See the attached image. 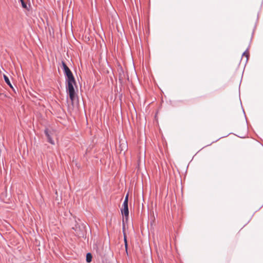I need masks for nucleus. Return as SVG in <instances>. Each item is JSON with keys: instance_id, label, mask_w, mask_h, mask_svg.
I'll use <instances>...</instances> for the list:
<instances>
[{"instance_id": "5", "label": "nucleus", "mask_w": 263, "mask_h": 263, "mask_svg": "<svg viewBox=\"0 0 263 263\" xmlns=\"http://www.w3.org/2000/svg\"><path fill=\"white\" fill-rule=\"evenodd\" d=\"M121 212L123 217V223L124 224L125 221L127 222L129 218L128 206H122Z\"/></svg>"}, {"instance_id": "16", "label": "nucleus", "mask_w": 263, "mask_h": 263, "mask_svg": "<svg viewBox=\"0 0 263 263\" xmlns=\"http://www.w3.org/2000/svg\"><path fill=\"white\" fill-rule=\"evenodd\" d=\"M256 27V23L255 24V26H254V29H253V31L252 33V37H251V38H252V36H253V34H254V30H255V29ZM251 40H252V39H251Z\"/></svg>"}, {"instance_id": "13", "label": "nucleus", "mask_w": 263, "mask_h": 263, "mask_svg": "<svg viewBox=\"0 0 263 263\" xmlns=\"http://www.w3.org/2000/svg\"><path fill=\"white\" fill-rule=\"evenodd\" d=\"M128 195L127 194L125 196L123 203L122 204V206H128Z\"/></svg>"}, {"instance_id": "25", "label": "nucleus", "mask_w": 263, "mask_h": 263, "mask_svg": "<svg viewBox=\"0 0 263 263\" xmlns=\"http://www.w3.org/2000/svg\"><path fill=\"white\" fill-rule=\"evenodd\" d=\"M116 263H119L117 261H116Z\"/></svg>"}, {"instance_id": "23", "label": "nucleus", "mask_w": 263, "mask_h": 263, "mask_svg": "<svg viewBox=\"0 0 263 263\" xmlns=\"http://www.w3.org/2000/svg\"><path fill=\"white\" fill-rule=\"evenodd\" d=\"M259 16V15H257V17ZM258 20V18H257V21Z\"/></svg>"}, {"instance_id": "8", "label": "nucleus", "mask_w": 263, "mask_h": 263, "mask_svg": "<svg viewBox=\"0 0 263 263\" xmlns=\"http://www.w3.org/2000/svg\"><path fill=\"white\" fill-rule=\"evenodd\" d=\"M181 167H178L177 165H175V168L179 174L183 173L184 171L186 173L189 165H180Z\"/></svg>"}, {"instance_id": "9", "label": "nucleus", "mask_w": 263, "mask_h": 263, "mask_svg": "<svg viewBox=\"0 0 263 263\" xmlns=\"http://www.w3.org/2000/svg\"><path fill=\"white\" fill-rule=\"evenodd\" d=\"M183 102V101L182 100H175V101H172V100H170V104L173 106V107H177V106H178V103H182Z\"/></svg>"}, {"instance_id": "14", "label": "nucleus", "mask_w": 263, "mask_h": 263, "mask_svg": "<svg viewBox=\"0 0 263 263\" xmlns=\"http://www.w3.org/2000/svg\"><path fill=\"white\" fill-rule=\"evenodd\" d=\"M230 134H233V133H230L229 134H228V135H226V136H222V137H221L219 138L218 139H217V140H215V141H213V142H212L211 143H210V144L207 145V146L211 145L212 143H214V142H217V141H218L219 139H221V138H224V137H227V136H229V135H230Z\"/></svg>"}, {"instance_id": "17", "label": "nucleus", "mask_w": 263, "mask_h": 263, "mask_svg": "<svg viewBox=\"0 0 263 263\" xmlns=\"http://www.w3.org/2000/svg\"><path fill=\"white\" fill-rule=\"evenodd\" d=\"M242 111H243L245 117V119L246 120V122L247 123V117H246V114H245V110H244V109L243 108H242Z\"/></svg>"}, {"instance_id": "12", "label": "nucleus", "mask_w": 263, "mask_h": 263, "mask_svg": "<svg viewBox=\"0 0 263 263\" xmlns=\"http://www.w3.org/2000/svg\"><path fill=\"white\" fill-rule=\"evenodd\" d=\"M248 50H249V48H247V49L243 52V53L242 54V57L245 56L246 58L245 64H246V63L248 62V59L249 58V54L247 53V52L248 51Z\"/></svg>"}, {"instance_id": "7", "label": "nucleus", "mask_w": 263, "mask_h": 263, "mask_svg": "<svg viewBox=\"0 0 263 263\" xmlns=\"http://www.w3.org/2000/svg\"><path fill=\"white\" fill-rule=\"evenodd\" d=\"M44 133L47 137V141L48 142H49L50 144L54 145V140L52 139L51 136V132H50L48 128H46L44 130Z\"/></svg>"}, {"instance_id": "1", "label": "nucleus", "mask_w": 263, "mask_h": 263, "mask_svg": "<svg viewBox=\"0 0 263 263\" xmlns=\"http://www.w3.org/2000/svg\"><path fill=\"white\" fill-rule=\"evenodd\" d=\"M72 229L76 232V236L79 237L84 238H87V226L83 223L80 219L78 220L74 219V224L72 226Z\"/></svg>"}, {"instance_id": "18", "label": "nucleus", "mask_w": 263, "mask_h": 263, "mask_svg": "<svg viewBox=\"0 0 263 263\" xmlns=\"http://www.w3.org/2000/svg\"><path fill=\"white\" fill-rule=\"evenodd\" d=\"M236 136V135H235ZM237 137L240 138H244L245 137V136H238L237 135Z\"/></svg>"}, {"instance_id": "20", "label": "nucleus", "mask_w": 263, "mask_h": 263, "mask_svg": "<svg viewBox=\"0 0 263 263\" xmlns=\"http://www.w3.org/2000/svg\"><path fill=\"white\" fill-rule=\"evenodd\" d=\"M138 169H140V165H138Z\"/></svg>"}, {"instance_id": "2", "label": "nucleus", "mask_w": 263, "mask_h": 263, "mask_svg": "<svg viewBox=\"0 0 263 263\" xmlns=\"http://www.w3.org/2000/svg\"><path fill=\"white\" fill-rule=\"evenodd\" d=\"M76 85V80L69 81L66 82V89L67 94L69 96L71 104H73L76 98V92L74 88V85Z\"/></svg>"}, {"instance_id": "10", "label": "nucleus", "mask_w": 263, "mask_h": 263, "mask_svg": "<svg viewBox=\"0 0 263 263\" xmlns=\"http://www.w3.org/2000/svg\"><path fill=\"white\" fill-rule=\"evenodd\" d=\"M4 79L5 82L10 86V87H11L14 91H15L11 83H10L9 78L7 76L4 75Z\"/></svg>"}, {"instance_id": "4", "label": "nucleus", "mask_w": 263, "mask_h": 263, "mask_svg": "<svg viewBox=\"0 0 263 263\" xmlns=\"http://www.w3.org/2000/svg\"><path fill=\"white\" fill-rule=\"evenodd\" d=\"M62 66L63 72H64V76L65 77L66 82L69 81L76 80L71 70L67 66V65L66 64L65 62L63 61H62Z\"/></svg>"}, {"instance_id": "21", "label": "nucleus", "mask_w": 263, "mask_h": 263, "mask_svg": "<svg viewBox=\"0 0 263 263\" xmlns=\"http://www.w3.org/2000/svg\"><path fill=\"white\" fill-rule=\"evenodd\" d=\"M116 15H117V16H118V17H119V15H118V14H117V12H116Z\"/></svg>"}, {"instance_id": "6", "label": "nucleus", "mask_w": 263, "mask_h": 263, "mask_svg": "<svg viewBox=\"0 0 263 263\" xmlns=\"http://www.w3.org/2000/svg\"><path fill=\"white\" fill-rule=\"evenodd\" d=\"M119 147L121 153L123 151V154L124 155L128 148L127 142L126 140L120 138V137H119Z\"/></svg>"}, {"instance_id": "24", "label": "nucleus", "mask_w": 263, "mask_h": 263, "mask_svg": "<svg viewBox=\"0 0 263 263\" xmlns=\"http://www.w3.org/2000/svg\"><path fill=\"white\" fill-rule=\"evenodd\" d=\"M262 4H263V0H262V3H261V5H262Z\"/></svg>"}, {"instance_id": "3", "label": "nucleus", "mask_w": 263, "mask_h": 263, "mask_svg": "<svg viewBox=\"0 0 263 263\" xmlns=\"http://www.w3.org/2000/svg\"><path fill=\"white\" fill-rule=\"evenodd\" d=\"M117 73L119 77V81L121 86L124 84L126 81V74L125 73L122 67L119 62L116 60V76ZM117 83V77H116V83Z\"/></svg>"}, {"instance_id": "22", "label": "nucleus", "mask_w": 263, "mask_h": 263, "mask_svg": "<svg viewBox=\"0 0 263 263\" xmlns=\"http://www.w3.org/2000/svg\"><path fill=\"white\" fill-rule=\"evenodd\" d=\"M191 161H192V160H191V161H190V162L188 163V165H190V163H191Z\"/></svg>"}, {"instance_id": "19", "label": "nucleus", "mask_w": 263, "mask_h": 263, "mask_svg": "<svg viewBox=\"0 0 263 263\" xmlns=\"http://www.w3.org/2000/svg\"><path fill=\"white\" fill-rule=\"evenodd\" d=\"M116 30H117L118 32H119V30H118V27H117V26H116Z\"/></svg>"}, {"instance_id": "15", "label": "nucleus", "mask_w": 263, "mask_h": 263, "mask_svg": "<svg viewBox=\"0 0 263 263\" xmlns=\"http://www.w3.org/2000/svg\"><path fill=\"white\" fill-rule=\"evenodd\" d=\"M19 1L21 3L22 6L23 8H27V4L25 2L24 0H19Z\"/></svg>"}, {"instance_id": "11", "label": "nucleus", "mask_w": 263, "mask_h": 263, "mask_svg": "<svg viewBox=\"0 0 263 263\" xmlns=\"http://www.w3.org/2000/svg\"><path fill=\"white\" fill-rule=\"evenodd\" d=\"M92 256L90 253H87L86 255V261L87 262L89 263L92 261Z\"/></svg>"}]
</instances>
